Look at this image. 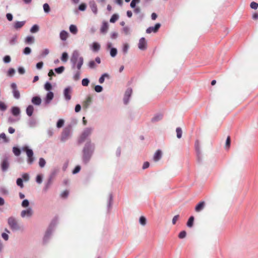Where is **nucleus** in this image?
Segmentation results:
<instances>
[{
  "label": "nucleus",
  "mask_w": 258,
  "mask_h": 258,
  "mask_svg": "<svg viewBox=\"0 0 258 258\" xmlns=\"http://www.w3.org/2000/svg\"><path fill=\"white\" fill-rule=\"evenodd\" d=\"M95 149V145L88 140L82 150V160L84 164H87L90 161Z\"/></svg>",
  "instance_id": "1"
},
{
  "label": "nucleus",
  "mask_w": 258,
  "mask_h": 258,
  "mask_svg": "<svg viewBox=\"0 0 258 258\" xmlns=\"http://www.w3.org/2000/svg\"><path fill=\"white\" fill-rule=\"evenodd\" d=\"M70 61L72 65V68L80 70L84 63V58L80 55V53L77 50L73 51L71 57Z\"/></svg>",
  "instance_id": "2"
},
{
  "label": "nucleus",
  "mask_w": 258,
  "mask_h": 258,
  "mask_svg": "<svg viewBox=\"0 0 258 258\" xmlns=\"http://www.w3.org/2000/svg\"><path fill=\"white\" fill-rule=\"evenodd\" d=\"M57 223L58 218L57 217H55L52 220L44 234L43 239L44 243H46L48 242Z\"/></svg>",
  "instance_id": "3"
},
{
  "label": "nucleus",
  "mask_w": 258,
  "mask_h": 258,
  "mask_svg": "<svg viewBox=\"0 0 258 258\" xmlns=\"http://www.w3.org/2000/svg\"><path fill=\"white\" fill-rule=\"evenodd\" d=\"M72 135V127L71 125H68L64 127L61 133L60 141L65 142L71 138Z\"/></svg>",
  "instance_id": "4"
},
{
  "label": "nucleus",
  "mask_w": 258,
  "mask_h": 258,
  "mask_svg": "<svg viewBox=\"0 0 258 258\" xmlns=\"http://www.w3.org/2000/svg\"><path fill=\"white\" fill-rule=\"evenodd\" d=\"M22 151L26 152L27 156L28 157L27 162L29 164H32L34 160V158L33 157V151L32 149H29L27 146H23L22 148Z\"/></svg>",
  "instance_id": "5"
},
{
  "label": "nucleus",
  "mask_w": 258,
  "mask_h": 258,
  "mask_svg": "<svg viewBox=\"0 0 258 258\" xmlns=\"http://www.w3.org/2000/svg\"><path fill=\"white\" fill-rule=\"evenodd\" d=\"M92 130L93 128L91 127L86 128L80 135L78 140V143L81 144L84 142L91 135Z\"/></svg>",
  "instance_id": "6"
},
{
  "label": "nucleus",
  "mask_w": 258,
  "mask_h": 258,
  "mask_svg": "<svg viewBox=\"0 0 258 258\" xmlns=\"http://www.w3.org/2000/svg\"><path fill=\"white\" fill-rule=\"evenodd\" d=\"M8 224L10 228L13 231L18 230L20 229L17 219L13 216L10 217L8 219Z\"/></svg>",
  "instance_id": "7"
},
{
  "label": "nucleus",
  "mask_w": 258,
  "mask_h": 258,
  "mask_svg": "<svg viewBox=\"0 0 258 258\" xmlns=\"http://www.w3.org/2000/svg\"><path fill=\"white\" fill-rule=\"evenodd\" d=\"M9 157L6 154L3 156L1 163V169L2 171L6 172L8 170L10 166Z\"/></svg>",
  "instance_id": "8"
},
{
  "label": "nucleus",
  "mask_w": 258,
  "mask_h": 258,
  "mask_svg": "<svg viewBox=\"0 0 258 258\" xmlns=\"http://www.w3.org/2000/svg\"><path fill=\"white\" fill-rule=\"evenodd\" d=\"M73 92V88L71 86H68L65 88L63 91V95L64 96V100L67 101H69L71 99V94Z\"/></svg>",
  "instance_id": "9"
},
{
  "label": "nucleus",
  "mask_w": 258,
  "mask_h": 258,
  "mask_svg": "<svg viewBox=\"0 0 258 258\" xmlns=\"http://www.w3.org/2000/svg\"><path fill=\"white\" fill-rule=\"evenodd\" d=\"M198 161L200 163L202 160V155L201 151L200 142L197 140L195 144Z\"/></svg>",
  "instance_id": "10"
},
{
  "label": "nucleus",
  "mask_w": 258,
  "mask_h": 258,
  "mask_svg": "<svg viewBox=\"0 0 258 258\" xmlns=\"http://www.w3.org/2000/svg\"><path fill=\"white\" fill-rule=\"evenodd\" d=\"M11 87L12 89V93L13 97L16 99H19L20 98V94L17 89V86L16 83H13L11 84Z\"/></svg>",
  "instance_id": "11"
},
{
  "label": "nucleus",
  "mask_w": 258,
  "mask_h": 258,
  "mask_svg": "<svg viewBox=\"0 0 258 258\" xmlns=\"http://www.w3.org/2000/svg\"><path fill=\"white\" fill-rule=\"evenodd\" d=\"M112 44L110 42H108L107 43L106 47L107 49H110V55L111 57H115L117 53V50L116 48L112 47Z\"/></svg>",
  "instance_id": "12"
},
{
  "label": "nucleus",
  "mask_w": 258,
  "mask_h": 258,
  "mask_svg": "<svg viewBox=\"0 0 258 258\" xmlns=\"http://www.w3.org/2000/svg\"><path fill=\"white\" fill-rule=\"evenodd\" d=\"M160 27H161V24L160 23H156L154 26H151V27H148L146 29V32L148 34H150L152 32L156 33L157 32H158V31L159 29V28H160Z\"/></svg>",
  "instance_id": "13"
},
{
  "label": "nucleus",
  "mask_w": 258,
  "mask_h": 258,
  "mask_svg": "<svg viewBox=\"0 0 258 258\" xmlns=\"http://www.w3.org/2000/svg\"><path fill=\"white\" fill-rule=\"evenodd\" d=\"M54 97V94L51 91H49L46 95V97L44 99V103L45 105H47L50 103V102L52 101Z\"/></svg>",
  "instance_id": "14"
},
{
  "label": "nucleus",
  "mask_w": 258,
  "mask_h": 258,
  "mask_svg": "<svg viewBox=\"0 0 258 258\" xmlns=\"http://www.w3.org/2000/svg\"><path fill=\"white\" fill-rule=\"evenodd\" d=\"M138 47L141 50H145L147 48V42L144 37H142L139 40Z\"/></svg>",
  "instance_id": "15"
},
{
  "label": "nucleus",
  "mask_w": 258,
  "mask_h": 258,
  "mask_svg": "<svg viewBox=\"0 0 258 258\" xmlns=\"http://www.w3.org/2000/svg\"><path fill=\"white\" fill-rule=\"evenodd\" d=\"M89 7L92 11V12L95 15H97L98 13V9L97 7V5L96 4L94 1H91L89 3Z\"/></svg>",
  "instance_id": "16"
},
{
  "label": "nucleus",
  "mask_w": 258,
  "mask_h": 258,
  "mask_svg": "<svg viewBox=\"0 0 258 258\" xmlns=\"http://www.w3.org/2000/svg\"><path fill=\"white\" fill-rule=\"evenodd\" d=\"M33 211L31 208L23 210L21 213V216L23 218L25 216L31 217L32 215Z\"/></svg>",
  "instance_id": "17"
},
{
  "label": "nucleus",
  "mask_w": 258,
  "mask_h": 258,
  "mask_svg": "<svg viewBox=\"0 0 258 258\" xmlns=\"http://www.w3.org/2000/svg\"><path fill=\"white\" fill-rule=\"evenodd\" d=\"M42 100L39 96H34L31 99V102L33 104L39 106L41 104Z\"/></svg>",
  "instance_id": "18"
},
{
  "label": "nucleus",
  "mask_w": 258,
  "mask_h": 258,
  "mask_svg": "<svg viewBox=\"0 0 258 258\" xmlns=\"http://www.w3.org/2000/svg\"><path fill=\"white\" fill-rule=\"evenodd\" d=\"M26 21H16L13 24V27L16 30H19L24 26L25 24Z\"/></svg>",
  "instance_id": "19"
},
{
  "label": "nucleus",
  "mask_w": 258,
  "mask_h": 258,
  "mask_svg": "<svg viewBox=\"0 0 258 258\" xmlns=\"http://www.w3.org/2000/svg\"><path fill=\"white\" fill-rule=\"evenodd\" d=\"M52 183V180L51 178H48L47 181L45 182L44 187H43V191L46 192L47 190L50 187Z\"/></svg>",
  "instance_id": "20"
},
{
  "label": "nucleus",
  "mask_w": 258,
  "mask_h": 258,
  "mask_svg": "<svg viewBox=\"0 0 258 258\" xmlns=\"http://www.w3.org/2000/svg\"><path fill=\"white\" fill-rule=\"evenodd\" d=\"M134 9V13L135 14H139V15L138 16V19L140 21H142L144 17V14L141 12V9L139 7H136Z\"/></svg>",
  "instance_id": "21"
},
{
  "label": "nucleus",
  "mask_w": 258,
  "mask_h": 258,
  "mask_svg": "<svg viewBox=\"0 0 258 258\" xmlns=\"http://www.w3.org/2000/svg\"><path fill=\"white\" fill-rule=\"evenodd\" d=\"M90 48L94 52H98L100 49V45L98 42H94L90 45Z\"/></svg>",
  "instance_id": "22"
},
{
  "label": "nucleus",
  "mask_w": 258,
  "mask_h": 258,
  "mask_svg": "<svg viewBox=\"0 0 258 258\" xmlns=\"http://www.w3.org/2000/svg\"><path fill=\"white\" fill-rule=\"evenodd\" d=\"M205 206V202L204 201L200 202L196 205L195 207V211L197 212H200L204 209Z\"/></svg>",
  "instance_id": "23"
},
{
  "label": "nucleus",
  "mask_w": 258,
  "mask_h": 258,
  "mask_svg": "<svg viewBox=\"0 0 258 258\" xmlns=\"http://www.w3.org/2000/svg\"><path fill=\"white\" fill-rule=\"evenodd\" d=\"M27 123L29 127H34L37 124V121L35 118L31 117L29 119Z\"/></svg>",
  "instance_id": "24"
},
{
  "label": "nucleus",
  "mask_w": 258,
  "mask_h": 258,
  "mask_svg": "<svg viewBox=\"0 0 258 258\" xmlns=\"http://www.w3.org/2000/svg\"><path fill=\"white\" fill-rule=\"evenodd\" d=\"M162 157V152L160 150H158L155 153L153 156V160L154 161L157 162L161 159Z\"/></svg>",
  "instance_id": "25"
},
{
  "label": "nucleus",
  "mask_w": 258,
  "mask_h": 258,
  "mask_svg": "<svg viewBox=\"0 0 258 258\" xmlns=\"http://www.w3.org/2000/svg\"><path fill=\"white\" fill-rule=\"evenodd\" d=\"M108 29V23L107 22H103L100 28V32L103 34H105Z\"/></svg>",
  "instance_id": "26"
},
{
  "label": "nucleus",
  "mask_w": 258,
  "mask_h": 258,
  "mask_svg": "<svg viewBox=\"0 0 258 258\" xmlns=\"http://www.w3.org/2000/svg\"><path fill=\"white\" fill-rule=\"evenodd\" d=\"M69 33L67 31L65 30H62L60 31L59 33V38L62 41H66L67 39Z\"/></svg>",
  "instance_id": "27"
},
{
  "label": "nucleus",
  "mask_w": 258,
  "mask_h": 258,
  "mask_svg": "<svg viewBox=\"0 0 258 258\" xmlns=\"http://www.w3.org/2000/svg\"><path fill=\"white\" fill-rule=\"evenodd\" d=\"M113 203V195L112 193H110L109 195L108 199L107 200V210L109 211L111 209Z\"/></svg>",
  "instance_id": "28"
},
{
  "label": "nucleus",
  "mask_w": 258,
  "mask_h": 258,
  "mask_svg": "<svg viewBox=\"0 0 258 258\" xmlns=\"http://www.w3.org/2000/svg\"><path fill=\"white\" fill-rule=\"evenodd\" d=\"M163 118V115L161 113L156 114L151 119L152 122H156L161 120Z\"/></svg>",
  "instance_id": "29"
},
{
  "label": "nucleus",
  "mask_w": 258,
  "mask_h": 258,
  "mask_svg": "<svg viewBox=\"0 0 258 258\" xmlns=\"http://www.w3.org/2000/svg\"><path fill=\"white\" fill-rule=\"evenodd\" d=\"M35 41L34 37L32 36H28L25 39L24 42L26 44H32Z\"/></svg>",
  "instance_id": "30"
},
{
  "label": "nucleus",
  "mask_w": 258,
  "mask_h": 258,
  "mask_svg": "<svg viewBox=\"0 0 258 258\" xmlns=\"http://www.w3.org/2000/svg\"><path fill=\"white\" fill-rule=\"evenodd\" d=\"M11 113L14 116H17L20 114V109L18 107H13L11 108Z\"/></svg>",
  "instance_id": "31"
},
{
  "label": "nucleus",
  "mask_w": 258,
  "mask_h": 258,
  "mask_svg": "<svg viewBox=\"0 0 258 258\" xmlns=\"http://www.w3.org/2000/svg\"><path fill=\"white\" fill-rule=\"evenodd\" d=\"M26 114L29 116H31L34 111V107L32 105H29L26 108Z\"/></svg>",
  "instance_id": "32"
},
{
  "label": "nucleus",
  "mask_w": 258,
  "mask_h": 258,
  "mask_svg": "<svg viewBox=\"0 0 258 258\" xmlns=\"http://www.w3.org/2000/svg\"><path fill=\"white\" fill-rule=\"evenodd\" d=\"M129 48L130 45L128 43H123L121 51L124 55H126L127 53Z\"/></svg>",
  "instance_id": "33"
},
{
  "label": "nucleus",
  "mask_w": 258,
  "mask_h": 258,
  "mask_svg": "<svg viewBox=\"0 0 258 258\" xmlns=\"http://www.w3.org/2000/svg\"><path fill=\"white\" fill-rule=\"evenodd\" d=\"M92 97H90V96H88L86 99V100L84 101V106L85 107V108H88L89 105L91 104V103H92Z\"/></svg>",
  "instance_id": "34"
},
{
  "label": "nucleus",
  "mask_w": 258,
  "mask_h": 258,
  "mask_svg": "<svg viewBox=\"0 0 258 258\" xmlns=\"http://www.w3.org/2000/svg\"><path fill=\"white\" fill-rule=\"evenodd\" d=\"M69 30L71 33L74 35L76 34L78 32L77 27L75 25H71L69 27Z\"/></svg>",
  "instance_id": "35"
},
{
  "label": "nucleus",
  "mask_w": 258,
  "mask_h": 258,
  "mask_svg": "<svg viewBox=\"0 0 258 258\" xmlns=\"http://www.w3.org/2000/svg\"><path fill=\"white\" fill-rule=\"evenodd\" d=\"M194 217L191 216H190L186 223V225L189 228H191L194 225Z\"/></svg>",
  "instance_id": "36"
},
{
  "label": "nucleus",
  "mask_w": 258,
  "mask_h": 258,
  "mask_svg": "<svg viewBox=\"0 0 258 258\" xmlns=\"http://www.w3.org/2000/svg\"><path fill=\"white\" fill-rule=\"evenodd\" d=\"M17 43V36L14 35L9 40V44L11 45H14Z\"/></svg>",
  "instance_id": "37"
},
{
  "label": "nucleus",
  "mask_w": 258,
  "mask_h": 258,
  "mask_svg": "<svg viewBox=\"0 0 258 258\" xmlns=\"http://www.w3.org/2000/svg\"><path fill=\"white\" fill-rule=\"evenodd\" d=\"M107 78L108 79L109 78V75L107 73H104L101 75V76L99 79V82L100 84H102L104 83L105 78Z\"/></svg>",
  "instance_id": "38"
},
{
  "label": "nucleus",
  "mask_w": 258,
  "mask_h": 258,
  "mask_svg": "<svg viewBox=\"0 0 258 258\" xmlns=\"http://www.w3.org/2000/svg\"><path fill=\"white\" fill-rule=\"evenodd\" d=\"M59 172V169L58 168H54L51 172V173L48 178H51L53 180V178L54 176L58 173Z\"/></svg>",
  "instance_id": "39"
},
{
  "label": "nucleus",
  "mask_w": 258,
  "mask_h": 258,
  "mask_svg": "<svg viewBox=\"0 0 258 258\" xmlns=\"http://www.w3.org/2000/svg\"><path fill=\"white\" fill-rule=\"evenodd\" d=\"M69 58L68 53L67 52H63L61 56V60L63 62H66Z\"/></svg>",
  "instance_id": "40"
},
{
  "label": "nucleus",
  "mask_w": 258,
  "mask_h": 258,
  "mask_svg": "<svg viewBox=\"0 0 258 258\" xmlns=\"http://www.w3.org/2000/svg\"><path fill=\"white\" fill-rule=\"evenodd\" d=\"M80 75H81V72L80 70H78L76 71L75 73H74L73 75V79L74 81H77L80 80Z\"/></svg>",
  "instance_id": "41"
},
{
  "label": "nucleus",
  "mask_w": 258,
  "mask_h": 258,
  "mask_svg": "<svg viewBox=\"0 0 258 258\" xmlns=\"http://www.w3.org/2000/svg\"><path fill=\"white\" fill-rule=\"evenodd\" d=\"M13 152L16 156H19L21 154V150L17 147L13 148Z\"/></svg>",
  "instance_id": "42"
},
{
  "label": "nucleus",
  "mask_w": 258,
  "mask_h": 258,
  "mask_svg": "<svg viewBox=\"0 0 258 258\" xmlns=\"http://www.w3.org/2000/svg\"><path fill=\"white\" fill-rule=\"evenodd\" d=\"M123 32L126 35H130L131 33V29L128 26L124 27L122 29Z\"/></svg>",
  "instance_id": "43"
},
{
  "label": "nucleus",
  "mask_w": 258,
  "mask_h": 258,
  "mask_svg": "<svg viewBox=\"0 0 258 258\" xmlns=\"http://www.w3.org/2000/svg\"><path fill=\"white\" fill-rule=\"evenodd\" d=\"M139 223L141 225H142L143 226H145L147 223V220H146V218H145V217H144V216L140 217V218L139 219Z\"/></svg>",
  "instance_id": "44"
},
{
  "label": "nucleus",
  "mask_w": 258,
  "mask_h": 258,
  "mask_svg": "<svg viewBox=\"0 0 258 258\" xmlns=\"http://www.w3.org/2000/svg\"><path fill=\"white\" fill-rule=\"evenodd\" d=\"M39 27L38 25L35 24L30 29V32L32 33H35L39 31Z\"/></svg>",
  "instance_id": "45"
},
{
  "label": "nucleus",
  "mask_w": 258,
  "mask_h": 258,
  "mask_svg": "<svg viewBox=\"0 0 258 258\" xmlns=\"http://www.w3.org/2000/svg\"><path fill=\"white\" fill-rule=\"evenodd\" d=\"M16 183L17 185L20 187L21 188L24 187V184H23V179L21 178H17L16 180Z\"/></svg>",
  "instance_id": "46"
},
{
  "label": "nucleus",
  "mask_w": 258,
  "mask_h": 258,
  "mask_svg": "<svg viewBox=\"0 0 258 258\" xmlns=\"http://www.w3.org/2000/svg\"><path fill=\"white\" fill-rule=\"evenodd\" d=\"M119 16L117 14H113L110 19V22L112 23H115L118 19Z\"/></svg>",
  "instance_id": "47"
},
{
  "label": "nucleus",
  "mask_w": 258,
  "mask_h": 258,
  "mask_svg": "<svg viewBox=\"0 0 258 258\" xmlns=\"http://www.w3.org/2000/svg\"><path fill=\"white\" fill-rule=\"evenodd\" d=\"M64 71V67L63 66H60L58 68H55L54 71L58 74H60Z\"/></svg>",
  "instance_id": "48"
},
{
  "label": "nucleus",
  "mask_w": 258,
  "mask_h": 258,
  "mask_svg": "<svg viewBox=\"0 0 258 258\" xmlns=\"http://www.w3.org/2000/svg\"><path fill=\"white\" fill-rule=\"evenodd\" d=\"M49 53V50L48 48H45L40 53V57H44L47 55Z\"/></svg>",
  "instance_id": "49"
},
{
  "label": "nucleus",
  "mask_w": 258,
  "mask_h": 258,
  "mask_svg": "<svg viewBox=\"0 0 258 258\" xmlns=\"http://www.w3.org/2000/svg\"><path fill=\"white\" fill-rule=\"evenodd\" d=\"M176 136L178 139H180L182 137V132L180 127H177L176 129Z\"/></svg>",
  "instance_id": "50"
},
{
  "label": "nucleus",
  "mask_w": 258,
  "mask_h": 258,
  "mask_svg": "<svg viewBox=\"0 0 258 258\" xmlns=\"http://www.w3.org/2000/svg\"><path fill=\"white\" fill-rule=\"evenodd\" d=\"M43 8L44 12L46 13H48L50 11V9L49 5L47 3L43 4Z\"/></svg>",
  "instance_id": "51"
},
{
  "label": "nucleus",
  "mask_w": 258,
  "mask_h": 258,
  "mask_svg": "<svg viewBox=\"0 0 258 258\" xmlns=\"http://www.w3.org/2000/svg\"><path fill=\"white\" fill-rule=\"evenodd\" d=\"M7 109V105L3 102L0 101V110L5 111Z\"/></svg>",
  "instance_id": "52"
},
{
  "label": "nucleus",
  "mask_w": 258,
  "mask_h": 258,
  "mask_svg": "<svg viewBox=\"0 0 258 258\" xmlns=\"http://www.w3.org/2000/svg\"><path fill=\"white\" fill-rule=\"evenodd\" d=\"M64 123V121L62 119H59L58 120L56 123V127L58 128L61 127Z\"/></svg>",
  "instance_id": "53"
},
{
  "label": "nucleus",
  "mask_w": 258,
  "mask_h": 258,
  "mask_svg": "<svg viewBox=\"0 0 258 258\" xmlns=\"http://www.w3.org/2000/svg\"><path fill=\"white\" fill-rule=\"evenodd\" d=\"M46 164V161L43 158H40L39 160V165L41 168H43Z\"/></svg>",
  "instance_id": "54"
},
{
  "label": "nucleus",
  "mask_w": 258,
  "mask_h": 258,
  "mask_svg": "<svg viewBox=\"0 0 258 258\" xmlns=\"http://www.w3.org/2000/svg\"><path fill=\"white\" fill-rule=\"evenodd\" d=\"M230 144H231V140H230V137L229 136H228L227 139H226V143H225V149L226 150H228L230 146Z\"/></svg>",
  "instance_id": "55"
},
{
  "label": "nucleus",
  "mask_w": 258,
  "mask_h": 258,
  "mask_svg": "<svg viewBox=\"0 0 258 258\" xmlns=\"http://www.w3.org/2000/svg\"><path fill=\"white\" fill-rule=\"evenodd\" d=\"M31 52V49L29 47H26L23 51V53L25 55H29Z\"/></svg>",
  "instance_id": "56"
},
{
  "label": "nucleus",
  "mask_w": 258,
  "mask_h": 258,
  "mask_svg": "<svg viewBox=\"0 0 258 258\" xmlns=\"http://www.w3.org/2000/svg\"><path fill=\"white\" fill-rule=\"evenodd\" d=\"M22 177L23 180H24V181L27 182L29 180V179H30L29 175L27 173H23L22 175Z\"/></svg>",
  "instance_id": "57"
},
{
  "label": "nucleus",
  "mask_w": 258,
  "mask_h": 258,
  "mask_svg": "<svg viewBox=\"0 0 258 258\" xmlns=\"http://www.w3.org/2000/svg\"><path fill=\"white\" fill-rule=\"evenodd\" d=\"M90 81L88 78H84L82 81V85L83 86H88L89 84Z\"/></svg>",
  "instance_id": "58"
},
{
  "label": "nucleus",
  "mask_w": 258,
  "mask_h": 258,
  "mask_svg": "<svg viewBox=\"0 0 258 258\" xmlns=\"http://www.w3.org/2000/svg\"><path fill=\"white\" fill-rule=\"evenodd\" d=\"M140 2V0H132L131 4L130 6L132 8H135L137 4H139Z\"/></svg>",
  "instance_id": "59"
},
{
  "label": "nucleus",
  "mask_w": 258,
  "mask_h": 258,
  "mask_svg": "<svg viewBox=\"0 0 258 258\" xmlns=\"http://www.w3.org/2000/svg\"><path fill=\"white\" fill-rule=\"evenodd\" d=\"M11 60V58L10 55H7L3 57V61L6 63H8L10 62Z\"/></svg>",
  "instance_id": "60"
},
{
  "label": "nucleus",
  "mask_w": 258,
  "mask_h": 258,
  "mask_svg": "<svg viewBox=\"0 0 258 258\" xmlns=\"http://www.w3.org/2000/svg\"><path fill=\"white\" fill-rule=\"evenodd\" d=\"M94 90L96 92L100 93L103 91V87L100 85H97L95 86Z\"/></svg>",
  "instance_id": "61"
},
{
  "label": "nucleus",
  "mask_w": 258,
  "mask_h": 258,
  "mask_svg": "<svg viewBox=\"0 0 258 258\" xmlns=\"http://www.w3.org/2000/svg\"><path fill=\"white\" fill-rule=\"evenodd\" d=\"M42 175H41V174H38L36 176V181L37 183H38V184H40L42 183Z\"/></svg>",
  "instance_id": "62"
},
{
  "label": "nucleus",
  "mask_w": 258,
  "mask_h": 258,
  "mask_svg": "<svg viewBox=\"0 0 258 258\" xmlns=\"http://www.w3.org/2000/svg\"><path fill=\"white\" fill-rule=\"evenodd\" d=\"M44 89L47 91H50L52 89L51 84L49 82H46L44 85Z\"/></svg>",
  "instance_id": "63"
},
{
  "label": "nucleus",
  "mask_w": 258,
  "mask_h": 258,
  "mask_svg": "<svg viewBox=\"0 0 258 258\" xmlns=\"http://www.w3.org/2000/svg\"><path fill=\"white\" fill-rule=\"evenodd\" d=\"M250 7L252 9L256 10L258 8V3L252 2L250 3Z\"/></svg>",
  "instance_id": "64"
}]
</instances>
